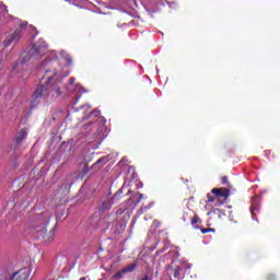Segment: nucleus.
Wrapping results in <instances>:
<instances>
[{
	"mask_svg": "<svg viewBox=\"0 0 280 280\" xmlns=\"http://www.w3.org/2000/svg\"><path fill=\"white\" fill-rule=\"evenodd\" d=\"M44 65H48L50 69H47L44 73L43 80H46L45 85H39L33 94L34 100L31 102V108H36V106H38L37 100L40 97H47L49 93H56V97H60V95H62L60 86H58V70L55 69L58 61L45 59Z\"/></svg>",
	"mask_w": 280,
	"mask_h": 280,
	"instance_id": "nucleus-1",
	"label": "nucleus"
},
{
	"mask_svg": "<svg viewBox=\"0 0 280 280\" xmlns=\"http://www.w3.org/2000/svg\"><path fill=\"white\" fill-rule=\"evenodd\" d=\"M133 198L136 200L133 201L132 198H129L126 202L120 205V207L116 210V214H109L103 219V222H105L106 228L105 229H110V226H115L117 224V217L118 215H124L126 211H135L137 208V205L143 200V194L137 192L133 195Z\"/></svg>",
	"mask_w": 280,
	"mask_h": 280,
	"instance_id": "nucleus-2",
	"label": "nucleus"
},
{
	"mask_svg": "<svg viewBox=\"0 0 280 280\" xmlns=\"http://www.w3.org/2000/svg\"><path fill=\"white\" fill-rule=\"evenodd\" d=\"M47 224H49V214L42 213L36 221L35 231L44 242H54L56 229L51 228L49 232H47Z\"/></svg>",
	"mask_w": 280,
	"mask_h": 280,
	"instance_id": "nucleus-3",
	"label": "nucleus"
},
{
	"mask_svg": "<svg viewBox=\"0 0 280 280\" xmlns=\"http://www.w3.org/2000/svg\"><path fill=\"white\" fill-rule=\"evenodd\" d=\"M74 97L75 100L72 102V110L74 113H82V119H89V117H100L101 113L97 109L92 110L89 115V110H91V105H81L79 108H75V104H78L79 100L82 97V93H86V90L82 88V85H75L74 88Z\"/></svg>",
	"mask_w": 280,
	"mask_h": 280,
	"instance_id": "nucleus-4",
	"label": "nucleus"
},
{
	"mask_svg": "<svg viewBox=\"0 0 280 280\" xmlns=\"http://www.w3.org/2000/svg\"><path fill=\"white\" fill-rule=\"evenodd\" d=\"M102 127L97 124V121H90L88 125H84L81 129L80 138L84 137L86 141L93 143V141H97L100 139V131Z\"/></svg>",
	"mask_w": 280,
	"mask_h": 280,
	"instance_id": "nucleus-5",
	"label": "nucleus"
},
{
	"mask_svg": "<svg viewBox=\"0 0 280 280\" xmlns=\"http://www.w3.org/2000/svg\"><path fill=\"white\" fill-rule=\"evenodd\" d=\"M211 194H213L214 197ZM211 194L207 195V202H215L214 207H220L221 205H224L223 201H220V198L226 200L229 196H231V190L229 188H213Z\"/></svg>",
	"mask_w": 280,
	"mask_h": 280,
	"instance_id": "nucleus-6",
	"label": "nucleus"
},
{
	"mask_svg": "<svg viewBox=\"0 0 280 280\" xmlns=\"http://www.w3.org/2000/svg\"><path fill=\"white\" fill-rule=\"evenodd\" d=\"M124 189H126V186H122L113 197L101 199L98 213H106V211H110L115 205V200H119V197L124 194Z\"/></svg>",
	"mask_w": 280,
	"mask_h": 280,
	"instance_id": "nucleus-7",
	"label": "nucleus"
},
{
	"mask_svg": "<svg viewBox=\"0 0 280 280\" xmlns=\"http://www.w3.org/2000/svg\"><path fill=\"white\" fill-rule=\"evenodd\" d=\"M71 191V184H67L58 189L56 194V200H58V205H67L69 202V194Z\"/></svg>",
	"mask_w": 280,
	"mask_h": 280,
	"instance_id": "nucleus-8",
	"label": "nucleus"
},
{
	"mask_svg": "<svg viewBox=\"0 0 280 280\" xmlns=\"http://www.w3.org/2000/svg\"><path fill=\"white\" fill-rule=\"evenodd\" d=\"M23 33V27L20 26L14 31L13 34H11L9 37L4 39V47H10L13 43H16L18 40H21V34Z\"/></svg>",
	"mask_w": 280,
	"mask_h": 280,
	"instance_id": "nucleus-9",
	"label": "nucleus"
},
{
	"mask_svg": "<svg viewBox=\"0 0 280 280\" xmlns=\"http://www.w3.org/2000/svg\"><path fill=\"white\" fill-rule=\"evenodd\" d=\"M30 275H31L30 269L24 268V269H21V270L14 272L11 276V280H28Z\"/></svg>",
	"mask_w": 280,
	"mask_h": 280,
	"instance_id": "nucleus-10",
	"label": "nucleus"
},
{
	"mask_svg": "<svg viewBox=\"0 0 280 280\" xmlns=\"http://www.w3.org/2000/svg\"><path fill=\"white\" fill-rule=\"evenodd\" d=\"M260 203H261V200L259 199L258 196L252 197L250 213H252L253 220H255V212L259 211L260 209Z\"/></svg>",
	"mask_w": 280,
	"mask_h": 280,
	"instance_id": "nucleus-11",
	"label": "nucleus"
},
{
	"mask_svg": "<svg viewBox=\"0 0 280 280\" xmlns=\"http://www.w3.org/2000/svg\"><path fill=\"white\" fill-rule=\"evenodd\" d=\"M34 56H40V46L36 44L33 45L32 48L26 54L27 60H30V58H34Z\"/></svg>",
	"mask_w": 280,
	"mask_h": 280,
	"instance_id": "nucleus-12",
	"label": "nucleus"
},
{
	"mask_svg": "<svg viewBox=\"0 0 280 280\" xmlns=\"http://www.w3.org/2000/svg\"><path fill=\"white\" fill-rule=\"evenodd\" d=\"M25 137H27V130L21 129L20 132L15 136L16 145H20L21 142L25 141Z\"/></svg>",
	"mask_w": 280,
	"mask_h": 280,
	"instance_id": "nucleus-13",
	"label": "nucleus"
},
{
	"mask_svg": "<svg viewBox=\"0 0 280 280\" xmlns=\"http://www.w3.org/2000/svg\"><path fill=\"white\" fill-rule=\"evenodd\" d=\"M198 222H200V217L195 214L192 219H190L191 226H194L197 230H200V225H198Z\"/></svg>",
	"mask_w": 280,
	"mask_h": 280,
	"instance_id": "nucleus-14",
	"label": "nucleus"
},
{
	"mask_svg": "<svg viewBox=\"0 0 280 280\" xmlns=\"http://www.w3.org/2000/svg\"><path fill=\"white\" fill-rule=\"evenodd\" d=\"M174 278L175 279H183V267H176L174 269Z\"/></svg>",
	"mask_w": 280,
	"mask_h": 280,
	"instance_id": "nucleus-15",
	"label": "nucleus"
},
{
	"mask_svg": "<svg viewBox=\"0 0 280 280\" xmlns=\"http://www.w3.org/2000/svg\"><path fill=\"white\" fill-rule=\"evenodd\" d=\"M89 174V165L83 164L81 173L78 175V178H84Z\"/></svg>",
	"mask_w": 280,
	"mask_h": 280,
	"instance_id": "nucleus-16",
	"label": "nucleus"
},
{
	"mask_svg": "<svg viewBox=\"0 0 280 280\" xmlns=\"http://www.w3.org/2000/svg\"><path fill=\"white\" fill-rule=\"evenodd\" d=\"M137 268V265L136 264H131V265H129L128 267H126V268H124L122 269V272H125V275L127 273V272H135V269Z\"/></svg>",
	"mask_w": 280,
	"mask_h": 280,
	"instance_id": "nucleus-17",
	"label": "nucleus"
},
{
	"mask_svg": "<svg viewBox=\"0 0 280 280\" xmlns=\"http://www.w3.org/2000/svg\"><path fill=\"white\" fill-rule=\"evenodd\" d=\"M191 215H189V212H184L182 220L183 222H189V220L191 221Z\"/></svg>",
	"mask_w": 280,
	"mask_h": 280,
	"instance_id": "nucleus-18",
	"label": "nucleus"
},
{
	"mask_svg": "<svg viewBox=\"0 0 280 280\" xmlns=\"http://www.w3.org/2000/svg\"><path fill=\"white\" fill-rule=\"evenodd\" d=\"M221 185H228V187H231V184H229V176L221 177Z\"/></svg>",
	"mask_w": 280,
	"mask_h": 280,
	"instance_id": "nucleus-19",
	"label": "nucleus"
},
{
	"mask_svg": "<svg viewBox=\"0 0 280 280\" xmlns=\"http://www.w3.org/2000/svg\"><path fill=\"white\" fill-rule=\"evenodd\" d=\"M124 275H126V272H125L124 269H122V270L116 272V273L114 275V277H115V279H122V278H124Z\"/></svg>",
	"mask_w": 280,
	"mask_h": 280,
	"instance_id": "nucleus-20",
	"label": "nucleus"
},
{
	"mask_svg": "<svg viewBox=\"0 0 280 280\" xmlns=\"http://www.w3.org/2000/svg\"><path fill=\"white\" fill-rule=\"evenodd\" d=\"M200 231H201V233L205 235V234L211 233V232H213V231H215V230H213V229H211V228H206V229H201V228H200Z\"/></svg>",
	"mask_w": 280,
	"mask_h": 280,
	"instance_id": "nucleus-21",
	"label": "nucleus"
},
{
	"mask_svg": "<svg viewBox=\"0 0 280 280\" xmlns=\"http://www.w3.org/2000/svg\"><path fill=\"white\" fill-rule=\"evenodd\" d=\"M267 280H277V277L275 275H268Z\"/></svg>",
	"mask_w": 280,
	"mask_h": 280,
	"instance_id": "nucleus-22",
	"label": "nucleus"
},
{
	"mask_svg": "<svg viewBox=\"0 0 280 280\" xmlns=\"http://www.w3.org/2000/svg\"><path fill=\"white\" fill-rule=\"evenodd\" d=\"M104 161V158H101L96 161V163L94 165H100V163H102Z\"/></svg>",
	"mask_w": 280,
	"mask_h": 280,
	"instance_id": "nucleus-23",
	"label": "nucleus"
},
{
	"mask_svg": "<svg viewBox=\"0 0 280 280\" xmlns=\"http://www.w3.org/2000/svg\"><path fill=\"white\" fill-rule=\"evenodd\" d=\"M141 280H149L148 276H144Z\"/></svg>",
	"mask_w": 280,
	"mask_h": 280,
	"instance_id": "nucleus-24",
	"label": "nucleus"
},
{
	"mask_svg": "<svg viewBox=\"0 0 280 280\" xmlns=\"http://www.w3.org/2000/svg\"><path fill=\"white\" fill-rule=\"evenodd\" d=\"M73 82H75V79L72 78V79H71V84H73Z\"/></svg>",
	"mask_w": 280,
	"mask_h": 280,
	"instance_id": "nucleus-25",
	"label": "nucleus"
},
{
	"mask_svg": "<svg viewBox=\"0 0 280 280\" xmlns=\"http://www.w3.org/2000/svg\"><path fill=\"white\" fill-rule=\"evenodd\" d=\"M80 280H86V278L85 277H81Z\"/></svg>",
	"mask_w": 280,
	"mask_h": 280,
	"instance_id": "nucleus-26",
	"label": "nucleus"
},
{
	"mask_svg": "<svg viewBox=\"0 0 280 280\" xmlns=\"http://www.w3.org/2000/svg\"><path fill=\"white\" fill-rule=\"evenodd\" d=\"M215 211H220V209H214V210H213V213H215Z\"/></svg>",
	"mask_w": 280,
	"mask_h": 280,
	"instance_id": "nucleus-27",
	"label": "nucleus"
},
{
	"mask_svg": "<svg viewBox=\"0 0 280 280\" xmlns=\"http://www.w3.org/2000/svg\"><path fill=\"white\" fill-rule=\"evenodd\" d=\"M68 82L70 83V82H71V79H69Z\"/></svg>",
	"mask_w": 280,
	"mask_h": 280,
	"instance_id": "nucleus-28",
	"label": "nucleus"
},
{
	"mask_svg": "<svg viewBox=\"0 0 280 280\" xmlns=\"http://www.w3.org/2000/svg\"><path fill=\"white\" fill-rule=\"evenodd\" d=\"M66 1H71V0H66Z\"/></svg>",
	"mask_w": 280,
	"mask_h": 280,
	"instance_id": "nucleus-29",
	"label": "nucleus"
}]
</instances>
